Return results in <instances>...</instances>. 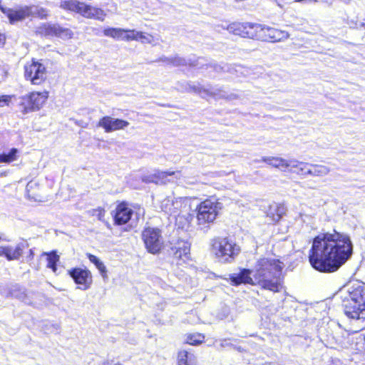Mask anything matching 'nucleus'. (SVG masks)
I'll return each mask as SVG.
<instances>
[{"mask_svg": "<svg viewBox=\"0 0 365 365\" xmlns=\"http://www.w3.org/2000/svg\"><path fill=\"white\" fill-rule=\"evenodd\" d=\"M143 240L146 249L150 253L156 254L163 247L161 231L158 228L148 227L143 230Z\"/></svg>", "mask_w": 365, "mask_h": 365, "instance_id": "12", "label": "nucleus"}, {"mask_svg": "<svg viewBox=\"0 0 365 365\" xmlns=\"http://www.w3.org/2000/svg\"><path fill=\"white\" fill-rule=\"evenodd\" d=\"M44 255H47V267L52 269L53 272L57 270L56 264L59 261V256L56 254V251H52L49 253L45 252Z\"/></svg>", "mask_w": 365, "mask_h": 365, "instance_id": "31", "label": "nucleus"}, {"mask_svg": "<svg viewBox=\"0 0 365 365\" xmlns=\"http://www.w3.org/2000/svg\"><path fill=\"white\" fill-rule=\"evenodd\" d=\"M59 6L64 10L80 14L86 18H96L103 20L104 16L102 9L92 7L77 0H61Z\"/></svg>", "mask_w": 365, "mask_h": 365, "instance_id": "8", "label": "nucleus"}, {"mask_svg": "<svg viewBox=\"0 0 365 365\" xmlns=\"http://www.w3.org/2000/svg\"><path fill=\"white\" fill-rule=\"evenodd\" d=\"M19 150L17 148H11L8 153L0 154V163H10L17 159Z\"/></svg>", "mask_w": 365, "mask_h": 365, "instance_id": "30", "label": "nucleus"}, {"mask_svg": "<svg viewBox=\"0 0 365 365\" xmlns=\"http://www.w3.org/2000/svg\"><path fill=\"white\" fill-rule=\"evenodd\" d=\"M180 89L182 91L198 93L202 98L212 97L215 99L225 98L227 100L237 98L236 94H228L225 91L218 87L210 86L209 88H203L200 85L190 83H180Z\"/></svg>", "mask_w": 365, "mask_h": 365, "instance_id": "7", "label": "nucleus"}, {"mask_svg": "<svg viewBox=\"0 0 365 365\" xmlns=\"http://www.w3.org/2000/svg\"><path fill=\"white\" fill-rule=\"evenodd\" d=\"M190 244L185 241H179L175 245L171 247V254L176 259H181L185 262L189 258Z\"/></svg>", "mask_w": 365, "mask_h": 365, "instance_id": "19", "label": "nucleus"}, {"mask_svg": "<svg viewBox=\"0 0 365 365\" xmlns=\"http://www.w3.org/2000/svg\"><path fill=\"white\" fill-rule=\"evenodd\" d=\"M167 65H172L173 66H180L186 64V61L178 56H174L171 58L163 57L160 60Z\"/></svg>", "mask_w": 365, "mask_h": 365, "instance_id": "33", "label": "nucleus"}, {"mask_svg": "<svg viewBox=\"0 0 365 365\" xmlns=\"http://www.w3.org/2000/svg\"><path fill=\"white\" fill-rule=\"evenodd\" d=\"M9 294L26 304L31 303V300L27 297V293L25 288L19 284H14L11 287Z\"/></svg>", "mask_w": 365, "mask_h": 365, "instance_id": "25", "label": "nucleus"}, {"mask_svg": "<svg viewBox=\"0 0 365 365\" xmlns=\"http://www.w3.org/2000/svg\"><path fill=\"white\" fill-rule=\"evenodd\" d=\"M172 175H174L176 178H180L181 173L180 171L168 172L155 170L153 173L144 175L143 177V181L145 182H154L156 184L165 183L168 176Z\"/></svg>", "mask_w": 365, "mask_h": 365, "instance_id": "16", "label": "nucleus"}, {"mask_svg": "<svg viewBox=\"0 0 365 365\" xmlns=\"http://www.w3.org/2000/svg\"><path fill=\"white\" fill-rule=\"evenodd\" d=\"M286 212V207L282 204L273 203L267 211V216L271 222H278Z\"/></svg>", "mask_w": 365, "mask_h": 365, "instance_id": "21", "label": "nucleus"}, {"mask_svg": "<svg viewBox=\"0 0 365 365\" xmlns=\"http://www.w3.org/2000/svg\"><path fill=\"white\" fill-rule=\"evenodd\" d=\"M104 214L105 210L101 207L93 210V215L97 216L99 220H101L104 217Z\"/></svg>", "mask_w": 365, "mask_h": 365, "instance_id": "41", "label": "nucleus"}, {"mask_svg": "<svg viewBox=\"0 0 365 365\" xmlns=\"http://www.w3.org/2000/svg\"><path fill=\"white\" fill-rule=\"evenodd\" d=\"M176 225L181 229H185L189 227L192 217L190 214L186 215H180L179 213L175 216Z\"/></svg>", "mask_w": 365, "mask_h": 365, "instance_id": "29", "label": "nucleus"}, {"mask_svg": "<svg viewBox=\"0 0 365 365\" xmlns=\"http://www.w3.org/2000/svg\"><path fill=\"white\" fill-rule=\"evenodd\" d=\"M129 125V123L126 120L114 118L110 116H104L100 119L98 123V127H101L106 133L124 129Z\"/></svg>", "mask_w": 365, "mask_h": 365, "instance_id": "15", "label": "nucleus"}, {"mask_svg": "<svg viewBox=\"0 0 365 365\" xmlns=\"http://www.w3.org/2000/svg\"><path fill=\"white\" fill-rule=\"evenodd\" d=\"M330 173V168L324 165L314 164V177H324Z\"/></svg>", "mask_w": 365, "mask_h": 365, "instance_id": "34", "label": "nucleus"}, {"mask_svg": "<svg viewBox=\"0 0 365 365\" xmlns=\"http://www.w3.org/2000/svg\"><path fill=\"white\" fill-rule=\"evenodd\" d=\"M138 40L143 43H153L155 42V38L148 34H145L143 32H139Z\"/></svg>", "mask_w": 365, "mask_h": 365, "instance_id": "36", "label": "nucleus"}, {"mask_svg": "<svg viewBox=\"0 0 365 365\" xmlns=\"http://www.w3.org/2000/svg\"><path fill=\"white\" fill-rule=\"evenodd\" d=\"M35 111L39 110L48 98V92H32L29 93Z\"/></svg>", "mask_w": 365, "mask_h": 365, "instance_id": "24", "label": "nucleus"}, {"mask_svg": "<svg viewBox=\"0 0 365 365\" xmlns=\"http://www.w3.org/2000/svg\"><path fill=\"white\" fill-rule=\"evenodd\" d=\"M24 77L33 85H40L46 78V66L39 61L32 60L24 66Z\"/></svg>", "mask_w": 365, "mask_h": 365, "instance_id": "10", "label": "nucleus"}, {"mask_svg": "<svg viewBox=\"0 0 365 365\" xmlns=\"http://www.w3.org/2000/svg\"><path fill=\"white\" fill-rule=\"evenodd\" d=\"M289 37L287 32L275 28L256 24L254 38L262 41H280Z\"/></svg>", "mask_w": 365, "mask_h": 365, "instance_id": "9", "label": "nucleus"}, {"mask_svg": "<svg viewBox=\"0 0 365 365\" xmlns=\"http://www.w3.org/2000/svg\"><path fill=\"white\" fill-rule=\"evenodd\" d=\"M37 182L34 181H30L27 183L26 190L29 195H30V192L32 191V190H34V187H37Z\"/></svg>", "mask_w": 365, "mask_h": 365, "instance_id": "40", "label": "nucleus"}, {"mask_svg": "<svg viewBox=\"0 0 365 365\" xmlns=\"http://www.w3.org/2000/svg\"><path fill=\"white\" fill-rule=\"evenodd\" d=\"M19 100L20 111L23 114H27L29 113L35 111L32 105V98H31L29 94L21 96Z\"/></svg>", "mask_w": 365, "mask_h": 365, "instance_id": "27", "label": "nucleus"}, {"mask_svg": "<svg viewBox=\"0 0 365 365\" xmlns=\"http://www.w3.org/2000/svg\"><path fill=\"white\" fill-rule=\"evenodd\" d=\"M88 257L89 260L96 265V268L99 270L102 277L104 279H106L107 277V270L104 264L96 256L93 255L88 254Z\"/></svg>", "mask_w": 365, "mask_h": 365, "instance_id": "32", "label": "nucleus"}, {"mask_svg": "<svg viewBox=\"0 0 365 365\" xmlns=\"http://www.w3.org/2000/svg\"><path fill=\"white\" fill-rule=\"evenodd\" d=\"M24 247L23 244H18L15 247L0 246V257L4 256L9 261L19 259L22 255Z\"/></svg>", "mask_w": 365, "mask_h": 365, "instance_id": "20", "label": "nucleus"}, {"mask_svg": "<svg viewBox=\"0 0 365 365\" xmlns=\"http://www.w3.org/2000/svg\"><path fill=\"white\" fill-rule=\"evenodd\" d=\"M103 34L106 36L113 38L117 41H125L126 29L120 28H107L103 30Z\"/></svg>", "mask_w": 365, "mask_h": 365, "instance_id": "26", "label": "nucleus"}, {"mask_svg": "<svg viewBox=\"0 0 365 365\" xmlns=\"http://www.w3.org/2000/svg\"><path fill=\"white\" fill-rule=\"evenodd\" d=\"M12 96L9 95H4L0 96V107H4L5 106H9L11 102Z\"/></svg>", "mask_w": 365, "mask_h": 365, "instance_id": "38", "label": "nucleus"}, {"mask_svg": "<svg viewBox=\"0 0 365 365\" xmlns=\"http://www.w3.org/2000/svg\"><path fill=\"white\" fill-rule=\"evenodd\" d=\"M262 160L281 171L292 172L304 178L307 177V170L310 167L309 163L296 159L285 160L282 158L263 157Z\"/></svg>", "mask_w": 365, "mask_h": 365, "instance_id": "4", "label": "nucleus"}, {"mask_svg": "<svg viewBox=\"0 0 365 365\" xmlns=\"http://www.w3.org/2000/svg\"><path fill=\"white\" fill-rule=\"evenodd\" d=\"M213 67H214V69L217 72H220V71L231 72L230 66L228 65H225L223 66H222L220 65H215Z\"/></svg>", "mask_w": 365, "mask_h": 365, "instance_id": "39", "label": "nucleus"}, {"mask_svg": "<svg viewBox=\"0 0 365 365\" xmlns=\"http://www.w3.org/2000/svg\"><path fill=\"white\" fill-rule=\"evenodd\" d=\"M309 166L307 170V177H314V164L309 163Z\"/></svg>", "mask_w": 365, "mask_h": 365, "instance_id": "42", "label": "nucleus"}, {"mask_svg": "<svg viewBox=\"0 0 365 365\" xmlns=\"http://www.w3.org/2000/svg\"><path fill=\"white\" fill-rule=\"evenodd\" d=\"M220 209L221 205L217 202L211 200L202 202L197 207V220L200 228L207 231L210 224L216 219Z\"/></svg>", "mask_w": 365, "mask_h": 365, "instance_id": "6", "label": "nucleus"}, {"mask_svg": "<svg viewBox=\"0 0 365 365\" xmlns=\"http://www.w3.org/2000/svg\"><path fill=\"white\" fill-rule=\"evenodd\" d=\"M344 314L351 319H365V284L359 282L349 284L341 291Z\"/></svg>", "mask_w": 365, "mask_h": 365, "instance_id": "3", "label": "nucleus"}, {"mask_svg": "<svg viewBox=\"0 0 365 365\" xmlns=\"http://www.w3.org/2000/svg\"><path fill=\"white\" fill-rule=\"evenodd\" d=\"M205 336L200 334H192L187 336L186 342L190 345H198L201 344Z\"/></svg>", "mask_w": 365, "mask_h": 365, "instance_id": "35", "label": "nucleus"}, {"mask_svg": "<svg viewBox=\"0 0 365 365\" xmlns=\"http://www.w3.org/2000/svg\"><path fill=\"white\" fill-rule=\"evenodd\" d=\"M140 31H137L135 30H129L126 29V34L125 35V41H138V35Z\"/></svg>", "mask_w": 365, "mask_h": 365, "instance_id": "37", "label": "nucleus"}, {"mask_svg": "<svg viewBox=\"0 0 365 365\" xmlns=\"http://www.w3.org/2000/svg\"><path fill=\"white\" fill-rule=\"evenodd\" d=\"M133 215V210L125 202L120 203L115 208L114 220L117 225L127 223Z\"/></svg>", "mask_w": 365, "mask_h": 365, "instance_id": "18", "label": "nucleus"}, {"mask_svg": "<svg viewBox=\"0 0 365 365\" xmlns=\"http://www.w3.org/2000/svg\"><path fill=\"white\" fill-rule=\"evenodd\" d=\"M5 175H6V173H1L0 174V176H1V177H2V176H5Z\"/></svg>", "mask_w": 365, "mask_h": 365, "instance_id": "44", "label": "nucleus"}, {"mask_svg": "<svg viewBox=\"0 0 365 365\" xmlns=\"http://www.w3.org/2000/svg\"><path fill=\"white\" fill-rule=\"evenodd\" d=\"M33 257H34V251L32 250H29V257L31 258V259H33Z\"/></svg>", "mask_w": 365, "mask_h": 365, "instance_id": "43", "label": "nucleus"}, {"mask_svg": "<svg viewBox=\"0 0 365 365\" xmlns=\"http://www.w3.org/2000/svg\"><path fill=\"white\" fill-rule=\"evenodd\" d=\"M283 264L278 259L261 258L257 262L253 271L243 269L238 274L230 275L231 284L235 286L241 284H257L264 289L278 292L281 288V275Z\"/></svg>", "mask_w": 365, "mask_h": 365, "instance_id": "2", "label": "nucleus"}, {"mask_svg": "<svg viewBox=\"0 0 365 365\" xmlns=\"http://www.w3.org/2000/svg\"><path fill=\"white\" fill-rule=\"evenodd\" d=\"M2 12L6 15L11 24L21 21L29 17L28 6H21L18 9H2Z\"/></svg>", "mask_w": 365, "mask_h": 365, "instance_id": "17", "label": "nucleus"}, {"mask_svg": "<svg viewBox=\"0 0 365 365\" xmlns=\"http://www.w3.org/2000/svg\"><path fill=\"white\" fill-rule=\"evenodd\" d=\"M37 34L43 36H56L62 39H70L73 33L68 28L61 26L58 24L44 23L36 28Z\"/></svg>", "mask_w": 365, "mask_h": 365, "instance_id": "11", "label": "nucleus"}, {"mask_svg": "<svg viewBox=\"0 0 365 365\" xmlns=\"http://www.w3.org/2000/svg\"><path fill=\"white\" fill-rule=\"evenodd\" d=\"M178 365H197V358L194 354L182 350L178 354Z\"/></svg>", "mask_w": 365, "mask_h": 365, "instance_id": "23", "label": "nucleus"}, {"mask_svg": "<svg viewBox=\"0 0 365 365\" xmlns=\"http://www.w3.org/2000/svg\"><path fill=\"white\" fill-rule=\"evenodd\" d=\"M212 252L221 262H230L240 252V247L227 237H217L212 241Z\"/></svg>", "mask_w": 365, "mask_h": 365, "instance_id": "5", "label": "nucleus"}, {"mask_svg": "<svg viewBox=\"0 0 365 365\" xmlns=\"http://www.w3.org/2000/svg\"><path fill=\"white\" fill-rule=\"evenodd\" d=\"M255 24L248 22H234L227 26V30L244 38H254Z\"/></svg>", "mask_w": 365, "mask_h": 365, "instance_id": "14", "label": "nucleus"}, {"mask_svg": "<svg viewBox=\"0 0 365 365\" xmlns=\"http://www.w3.org/2000/svg\"><path fill=\"white\" fill-rule=\"evenodd\" d=\"M68 272L75 283L79 285V289L86 290L91 287L92 276L89 270L75 267L69 269Z\"/></svg>", "mask_w": 365, "mask_h": 365, "instance_id": "13", "label": "nucleus"}, {"mask_svg": "<svg viewBox=\"0 0 365 365\" xmlns=\"http://www.w3.org/2000/svg\"><path fill=\"white\" fill-rule=\"evenodd\" d=\"M353 248L349 235L334 230L314 238L309 260L317 271L334 272L351 257Z\"/></svg>", "mask_w": 365, "mask_h": 365, "instance_id": "1", "label": "nucleus"}, {"mask_svg": "<svg viewBox=\"0 0 365 365\" xmlns=\"http://www.w3.org/2000/svg\"><path fill=\"white\" fill-rule=\"evenodd\" d=\"M29 17H38L40 19H46L48 15L47 9L39 6H28Z\"/></svg>", "mask_w": 365, "mask_h": 365, "instance_id": "28", "label": "nucleus"}, {"mask_svg": "<svg viewBox=\"0 0 365 365\" xmlns=\"http://www.w3.org/2000/svg\"><path fill=\"white\" fill-rule=\"evenodd\" d=\"M180 202H174L172 198L168 197L163 200L161 202L162 210L170 216H176L179 212V207Z\"/></svg>", "mask_w": 365, "mask_h": 365, "instance_id": "22", "label": "nucleus"}]
</instances>
